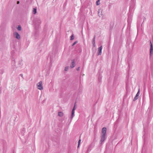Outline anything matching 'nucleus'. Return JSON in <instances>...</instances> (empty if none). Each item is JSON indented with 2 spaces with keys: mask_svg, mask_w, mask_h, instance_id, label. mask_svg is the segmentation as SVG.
Wrapping results in <instances>:
<instances>
[{
  "mask_svg": "<svg viewBox=\"0 0 153 153\" xmlns=\"http://www.w3.org/2000/svg\"><path fill=\"white\" fill-rule=\"evenodd\" d=\"M14 36L17 39H19L20 38V36L19 34L17 32H15L13 33V34Z\"/></svg>",
  "mask_w": 153,
  "mask_h": 153,
  "instance_id": "nucleus-5",
  "label": "nucleus"
},
{
  "mask_svg": "<svg viewBox=\"0 0 153 153\" xmlns=\"http://www.w3.org/2000/svg\"><path fill=\"white\" fill-rule=\"evenodd\" d=\"M69 68V67L68 66H67V67H66L65 68V71H68V69Z\"/></svg>",
  "mask_w": 153,
  "mask_h": 153,
  "instance_id": "nucleus-19",
  "label": "nucleus"
},
{
  "mask_svg": "<svg viewBox=\"0 0 153 153\" xmlns=\"http://www.w3.org/2000/svg\"><path fill=\"white\" fill-rule=\"evenodd\" d=\"M81 141V140L80 139H79V140L78 141V148L79 147V146L80 143Z\"/></svg>",
  "mask_w": 153,
  "mask_h": 153,
  "instance_id": "nucleus-17",
  "label": "nucleus"
},
{
  "mask_svg": "<svg viewBox=\"0 0 153 153\" xmlns=\"http://www.w3.org/2000/svg\"><path fill=\"white\" fill-rule=\"evenodd\" d=\"M76 109V106H75V105H74V107L73 108L72 110H74L75 111V110Z\"/></svg>",
  "mask_w": 153,
  "mask_h": 153,
  "instance_id": "nucleus-24",
  "label": "nucleus"
},
{
  "mask_svg": "<svg viewBox=\"0 0 153 153\" xmlns=\"http://www.w3.org/2000/svg\"><path fill=\"white\" fill-rule=\"evenodd\" d=\"M96 4L97 5H99L100 4V1L97 0L96 1Z\"/></svg>",
  "mask_w": 153,
  "mask_h": 153,
  "instance_id": "nucleus-16",
  "label": "nucleus"
},
{
  "mask_svg": "<svg viewBox=\"0 0 153 153\" xmlns=\"http://www.w3.org/2000/svg\"><path fill=\"white\" fill-rule=\"evenodd\" d=\"M95 36H94V37L93 39L92 43L93 44V46L94 47H95Z\"/></svg>",
  "mask_w": 153,
  "mask_h": 153,
  "instance_id": "nucleus-8",
  "label": "nucleus"
},
{
  "mask_svg": "<svg viewBox=\"0 0 153 153\" xmlns=\"http://www.w3.org/2000/svg\"><path fill=\"white\" fill-rule=\"evenodd\" d=\"M79 69H80V67H79L78 68H76V70L77 71H78L79 70Z\"/></svg>",
  "mask_w": 153,
  "mask_h": 153,
  "instance_id": "nucleus-26",
  "label": "nucleus"
},
{
  "mask_svg": "<svg viewBox=\"0 0 153 153\" xmlns=\"http://www.w3.org/2000/svg\"><path fill=\"white\" fill-rule=\"evenodd\" d=\"M12 64H13V68L14 69H16L17 68V67H16V65H15V61H14V63H13Z\"/></svg>",
  "mask_w": 153,
  "mask_h": 153,
  "instance_id": "nucleus-12",
  "label": "nucleus"
},
{
  "mask_svg": "<svg viewBox=\"0 0 153 153\" xmlns=\"http://www.w3.org/2000/svg\"><path fill=\"white\" fill-rule=\"evenodd\" d=\"M150 58L153 54V47L151 41H150Z\"/></svg>",
  "mask_w": 153,
  "mask_h": 153,
  "instance_id": "nucleus-3",
  "label": "nucleus"
},
{
  "mask_svg": "<svg viewBox=\"0 0 153 153\" xmlns=\"http://www.w3.org/2000/svg\"><path fill=\"white\" fill-rule=\"evenodd\" d=\"M34 23L37 25H39L41 23V19L39 17L35 18L34 20Z\"/></svg>",
  "mask_w": 153,
  "mask_h": 153,
  "instance_id": "nucleus-2",
  "label": "nucleus"
},
{
  "mask_svg": "<svg viewBox=\"0 0 153 153\" xmlns=\"http://www.w3.org/2000/svg\"><path fill=\"white\" fill-rule=\"evenodd\" d=\"M22 29H18V30H19V31H20Z\"/></svg>",
  "mask_w": 153,
  "mask_h": 153,
  "instance_id": "nucleus-29",
  "label": "nucleus"
},
{
  "mask_svg": "<svg viewBox=\"0 0 153 153\" xmlns=\"http://www.w3.org/2000/svg\"><path fill=\"white\" fill-rule=\"evenodd\" d=\"M76 102H75V104H74V105H75V106H76Z\"/></svg>",
  "mask_w": 153,
  "mask_h": 153,
  "instance_id": "nucleus-28",
  "label": "nucleus"
},
{
  "mask_svg": "<svg viewBox=\"0 0 153 153\" xmlns=\"http://www.w3.org/2000/svg\"><path fill=\"white\" fill-rule=\"evenodd\" d=\"M21 26L20 25L18 26V27L16 28V29H21Z\"/></svg>",
  "mask_w": 153,
  "mask_h": 153,
  "instance_id": "nucleus-23",
  "label": "nucleus"
},
{
  "mask_svg": "<svg viewBox=\"0 0 153 153\" xmlns=\"http://www.w3.org/2000/svg\"><path fill=\"white\" fill-rule=\"evenodd\" d=\"M128 23H129V20H128Z\"/></svg>",
  "mask_w": 153,
  "mask_h": 153,
  "instance_id": "nucleus-30",
  "label": "nucleus"
},
{
  "mask_svg": "<svg viewBox=\"0 0 153 153\" xmlns=\"http://www.w3.org/2000/svg\"><path fill=\"white\" fill-rule=\"evenodd\" d=\"M58 115L60 117H62L63 116V113L62 112H59L58 113Z\"/></svg>",
  "mask_w": 153,
  "mask_h": 153,
  "instance_id": "nucleus-9",
  "label": "nucleus"
},
{
  "mask_svg": "<svg viewBox=\"0 0 153 153\" xmlns=\"http://www.w3.org/2000/svg\"><path fill=\"white\" fill-rule=\"evenodd\" d=\"M42 83V82L41 81L37 84V85L38 89L40 90H42L43 89Z\"/></svg>",
  "mask_w": 153,
  "mask_h": 153,
  "instance_id": "nucleus-4",
  "label": "nucleus"
},
{
  "mask_svg": "<svg viewBox=\"0 0 153 153\" xmlns=\"http://www.w3.org/2000/svg\"><path fill=\"white\" fill-rule=\"evenodd\" d=\"M19 1H18L17 2V4H19Z\"/></svg>",
  "mask_w": 153,
  "mask_h": 153,
  "instance_id": "nucleus-27",
  "label": "nucleus"
},
{
  "mask_svg": "<svg viewBox=\"0 0 153 153\" xmlns=\"http://www.w3.org/2000/svg\"><path fill=\"white\" fill-rule=\"evenodd\" d=\"M20 76H21L22 77L23 79H24L23 77V74H20Z\"/></svg>",
  "mask_w": 153,
  "mask_h": 153,
  "instance_id": "nucleus-25",
  "label": "nucleus"
},
{
  "mask_svg": "<svg viewBox=\"0 0 153 153\" xmlns=\"http://www.w3.org/2000/svg\"><path fill=\"white\" fill-rule=\"evenodd\" d=\"M105 139V127H104L102 128V134L101 136V140H100L101 143V144L103 142Z\"/></svg>",
  "mask_w": 153,
  "mask_h": 153,
  "instance_id": "nucleus-1",
  "label": "nucleus"
},
{
  "mask_svg": "<svg viewBox=\"0 0 153 153\" xmlns=\"http://www.w3.org/2000/svg\"><path fill=\"white\" fill-rule=\"evenodd\" d=\"M74 39V36L73 34H72L71 36V40H72Z\"/></svg>",
  "mask_w": 153,
  "mask_h": 153,
  "instance_id": "nucleus-15",
  "label": "nucleus"
},
{
  "mask_svg": "<svg viewBox=\"0 0 153 153\" xmlns=\"http://www.w3.org/2000/svg\"><path fill=\"white\" fill-rule=\"evenodd\" d=\"M77 43V41H76V42H74L72 45V46H74Z\"/></svg>",
  "mask_w": 153,
  "mask_h": 153,
  "instance_id": "nucleus-20",
  "label": "nucleus"
},
{
  "mask_svg": "<svg viewBox=\"0 0 153 153\" xmlns=\"http://www.w3.org/2000/svg\"><path fill=\"white\" fill-rule=\"evenodd\" d=\"M75 66V63L74 60H72L71 64L70 65V67L71 68H73Z\"/></svg>",
  "mask_w": 153,
  "mask_h": 153,
  "instance_id": "nucleus-7",
  "label": "nucleus"
},
{
  "mask_svg": "<svg viewBox=\"0 0 153 153\" xmlns=\"http://www.w3.org/2000/svg\"><path fill=\"white\" fill-rule=\"evenodd\" d=\"M37 12L36 9V8H33V13L34 14H35Z\"/></svg>",
  "mask_w": 153,
  "mask_h": 153,
  "instance_id": "nucleus-13",
  "label": "nucleus"
},
{
  "mask_svg": "<svg viewBox=\"0 0 153 153\" xmlns=\"http://www.w3.org/2000/svg\"><path fill=\"white\" fill-rule=\"evenodd\" d=\"M100 10L99 11V13H98V15H99V16H100V15L102 16V12H101V13H100Z\"/></svg>",
  "mask_w": 153,
  "mask_h": 153,
  "instance_id": "nucleus-22",
  "label": "nucleus"
},
{
  "mask_svg": "<svg viewBox=\"0 0 153 153\" xmlns=\"http://www.w3.org/2000/svg\"><path fill=\"white\" fill-rule=\"evenodd\" d=\"M22 61H20L19 62V66H21L22 65Z\"/></svg>",
  "mask_w": 153,
  "mask_h": 153,
  "instance_id": "nucleus-21",
  "label": "nucleus"
},
{
  "mask_svg": "<svg viewBox=\"0 0 153 153\" xmlns=\"http://www.w3.org/2000/svg\"><path fill=\"white\" fill-rule=\"evenodd\" d=\"M4 72V70L3 69H0V74H2Z\"/></svg>",
  "mask_w": 153,
  "mask_h": 153,
  "instance_id": "nucleus-14",
  "label": "nucleus"
},
{
  "mask_svg": "<svg viewBox=\"0 0 153 153\" xmlns=\"http://www.w3.org/2000/svg\"><path fill=\"white\" fill-rule=\"evenodd\" d=\"M102 46H100L98 48V55H101L102 53Z\"/></svg>",
  "mask_w": 153,
  "mask_h": 153,
  "instance_id": "nucleus-6",
  "label": "nucleus"
},
{
  "mask_svg": "<svg viewBox=\"0 0 153 153\" xmlns=\"http://www.w3.org/2000/svg\"><path fill=\"white\" fill-rule=\"evenodd\" d=\"M141 27H142V25H141Z\"/></svg>",
  "mask_w": 153,
  "mask_h": 153,
  "instance_id": "nucleus-32",
  "label": "nucleus"
},
{
  "mask_svg": "<svg viewBox=\"0 0 153 153\" xmlns=\"http://www.w3.org/2000/svg\"><path fill=\"white\" fill-rule=\"evenodd\" d=\"M74 110H72L71 112V118L72 119L74 116Z\"/></svg>",
  "mask_w": 153,
  "mask_h": 153,
  "instance_id": "nucleus-11",
  "label": "nucleus"
},
{
  "mask_svg": "<svg viewBox=\"0 0 153 153\" xmlns=\"http://www.w3.org/2000/svg\"><path fill=\"white\" fill-rule=\"evenodd\" d=\"M105 129H106V128H105Z\"/></svg>",
  "mask_w": 153,
  "mask_h": 153,
  "instance_id": "nucleus-31",
  "label": "nucleus"
},
{
  "mask_svg": "<svg viewBox=\"0 0 153 153\" xmlns=\"http://www.w3.org/2000/svg\"><path fill=\"white\" fill-rule=\"evenodd\" d=\"M140 89H139L137 93L136 94V95L138 96H139V95L140 94Z\"/></svg>",
  "mask_w": 153,
  "mask_h": 153,
  "instance_id": "nucleus-18",
  "label": "nucleus"
},
{
  "mask_svg": "<svg viewBox=\"0 0 153 153\" xmlns=\"http://www.w3.org/2000/svg\"><path fill=\"white\" fill-rule=\"evenodd\" d=\"M138 97L139 96H137L136 94V95H135V97H134L133 99V101H135L137 100L138 99Z\"/></svg>",
  "mask_w": 153,
  "mask_h": 153,
  "instance_id": "nucleus-10",
  "label": "nucleus"
}]
</instances>
